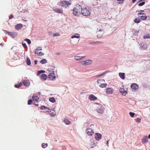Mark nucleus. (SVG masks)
I'll list each match as a JSON object with an SVG mask.
<instances>
[{
	"instance_id": "f257e3e1",
	"label": "nucleus",
	"mask_w": 150,
	"mask_h": 150,
	"mask_svg": "<svg viewBox=\"0 0 150 150\" xmlns=\"http://www.w3.org/2000/svg\"><path fill=\"white\" fill-rule=\"evenodd\" d=\"M82 8L81 6L77 5L73 10V13L76 16H78L81 13V11Z\"/></svg>"
},
{
	"instance_id": "f03ea898",
	"label": "nucleus",
	"mask_w": 150,
	"mask_h": 150,
	"mask_svg": "<svg viewBox=\"0 0 150 150\" xmlns=\"http://www.w3.org/2000/svg\"><path fill=\"white\" fill-rule=\"evenodd\" d=\"M81 14L85 16H89L91 14L90 10L88 7L83 8L81 10Z\"/></svg>"
},
{
	"instance_id": "7ed1b4c3",
	"label": "nucleus",
	"mask_w": 150,
	"mask_h": 150,
	"mask_svg": "<svg viewBox=\"0 0 150 150\" xmlns=\"http://www.w3.org/2000/svg\"><path fill=\"white\" fill-rule=\"evenodd\" d=\"M71 4V1L69 0V1L66 0L61 1L60 2V5L62 7L67 8Z\"/></svg>"
},
{
	"instance_id": "20e7f679",
	"label": "nucleus",
	"mask_w": 150,
	"mask_h": 150,
	"mask_svg": "<svg viewBox=\"0 0 150 150\" xmlns=\"http://www.w3.org/2000/svg\"><path fill=\"white\" fill-rule=\"evenodd\" d=\"M92 60L90 59L87 60L86 61H82L81 62V64L83 65H87L92 63Z\"/></svg>"
},
{
	"instance_id": "39448f33",
	"label": "nucleus",
	"mask_w": 150,
	"mask_h": 150,
	"mask_svg": "<svg viewBox=\"0 0 150 150\" xmlns=\"http://www.w3.org/2000/svg\"><path fill=\"white\" fill-rule=\"evenodd\" d=\"M50 74L48 75L49 78L51 80H54L56 78V76L55 74L53 72H49Z\"/></svg>"
},
{
	"instance_id": "423d86ee",
	"label": "nucleus",
	"mask_w": 150,
	"mask_h": 150,
	"mask_svg": "<svg viewBox=\"0 0 150 150\" xmlns=\"http://www.w3.org/2000/svg\"><path fill=\"white\" fill-rule=\"evenodd\" d=\"M95 138L97 141H99L102 138L101 134L97 133H95L94 135Z\"/></svg>"
},
{
	"instance_id": "0eeeda50",
	"label": "nucleus",
	"mask_w": 150,
	"mask_h": 150,
	"mask_svg": "<svg viewBox=\"0 0 150 150\" xmlns=\"http://www.w3.org/2000/svg\"><path fill=\"white\" fill-rule=\"evenodd\" d=\"M113 92V89L112 88H107L106 89V93L108 94H111Z\"/></svg>"
},
{
	"instance_id": "6e6552de",
	"label": "nucleus",
	"mask_w": 150,
	"mask_h": 150,
	"mask_svg": "<svg viewBox=\"0 0 150 150\" xmlns=\"http://www.w3.org/2000/svg\"><path fill=\"white\" fill-rule=\"evenodd\" d=\"M131 87L133 90H136L138 88L139 86L137 84L133 83L131 85Z\"/></svg>"
},
{
	"instance_id": "1a4fd4ad",
	"label": "nucleus",
	"mask_w": 150,
	"mask_h": 150,
	"mask_svg": "<svg viewBox=\"0 0 150 150\" xmlns=\"http://www.w3.org/2000/svg\"><path fill=\"white\" fill-rule=\"evenodd\" d=\"M143 144H145L148 142V138L147 136H145L143 137L142 139Z\"/></svg>"
},
{
	"instance_id": "9d476101",
	"label": "nucleus",
	"mask_w": 150,
	"mask_h": 150,
	"mask_svg": "<svg viewBox=\"0 0 150 150\" xmlns=\"http://www.w3.org/2000/svg\"><path fill=\"white\" fill-rule=\"evenodd\" d=\"M54 11L58 13H62L63 12V10L62 8H55L53 9Z\"/></svg>"
},
{
	"instance_id": "9b49d317",
	"label": "nucleus",
	"mask_w": 150,
	"mask_h": 150,
	"mask_svg": "<svg viewBox=\"0 0 150 150\" xmlns=\"http://www.w3.org/2000/svg\"><path fill=\"white\" fill-rule=\"evenodd\" d=\"M6 34H7L8 35L11 36L13 38H14L16 35L17 34L16 32H7Z\"/></svg>"
},
{
	"instance_id": "f8f14e48",
	"label": "nucleus",
	"mask_w": 150,
	"mask_h": 150,
	"mask_svg": "<svg viewBox=\"0 0 150 150\" xmlns=\"http://www.w3.org/2000/svg\"><path fill=\"white\" fill-rule=\"evenodd\" d=\"M23 85L26 86H28L30 85V82L28 80H24L23 81Z\"/></svg>"
},
{
	"instance_id": "ddd939ff",
	"label": "nucleus",
	"mask_w": 150,
	"mask_h": 150,
	"mask_svg": "<svg viewBox=\"0 0 150 150\" xmlns=\"http://www.w3.org/2000/svg\"><path fill=\"white\" fill-rule=\"evenodd\" d=\"M88 98L91 100H94L97 99V98L93 94L90 95L89 96Z\"/></svg>"
},
{
	"instance_id": "4468645a",
	"label": "nucleus",
	"mask_w": 150,
	"mask_h": 150,
	"mask_svg": "<svg viewBox=\"0 0 150 150\" xmlns=\"http://www.w3.org/2000/svg\"><path fill=\"white\" fill-rule=\"evenodd\" d=\"M120 93L124 96H125L127 93V91L123 88H120Z\"/></svg>"
},
{
	"instance_id": "2eb2a0df",
	"label": "nucleus",
	"mask_w": 150,
	"mask_h": 150,
	"mask_svg": "<svg viewBox=\"0 0 150 150\" xmlns=\"http://www.w3.org/2000/svg\"><path fill=\"white\" fill-rule=\"evenodd\" d=\"M86 131L87 134L88 135L91 136L94 133L92 129L90 128L88 129Z\"/></svg>"
},
{
	"instance_id": "dca6fc26",
	"label": "nucleus",
	"mask_w": 150,
	"mask_h": 150,
	"mask_svg": "<svg viewBox=\"0 0 150 150\" xmlns=\"http://www.w3.org/2000/svg\"><path fill=\"white\" fill-rule=\"evenodd\" d=\"M23 27V25L21 23L18 24L15 26V28L17 30H20Z\"/></svg>"
},
{
	"instance_id": "f3484780",
	"label": "nucleus",
	"mask_w": 150,
	"mask_h": 150,
	"mask_svg": "<svg viewBox=\"0 0 150 150\" xmlns=\"http://www.w3.org/2000/svg\"><path fill=\"white\" fill-rule=\"evenodd\" d=\"M41 79L43 81H45L46 80L47 78V76L46 74H41L40 76Z\"/></svg>"
},
{
	"instance_id": "a211bd4d",
	"label": "nucleus",
	"mask_w": 150,
	"mask_h": 150,
	"mask_svg": "<svg viewBox=\"0 0 150 150\" xmlns=\"http://www.w3.org/2000/svg\"><path fill=\"white\" fill-rule=\"evenodd\" d=\"M97 37L98 38H100L103 35L102 32V30L100 29L97 31Z\"/></svg>"
},
{
	"instance_id": "6ab92c4d",
	"label": "nucleus",
	"mask_w": 150,
	"mask_h": 150,
	"mask_svg": "<svg viewBox=\"0 0 150 150\" xmlns=\"http://www.w3.org/2000/svg\"><path fill=\"white\" fill-rule=\"evenodd\" d=\"M35 54L37 55H39L40 56H42L44 54L43 53L39 51H38V50H36Z\"/></svg>"
},
{
	"instance_id": "aec40b11",
	"label": "nucleus",
	"mask_w": 150,
	"mask_h": 150,
	"mask_svg": "<svg viewBox=\"0 0 150 150\" xmlns=\"http://www.w3.org/2000/svg\"><path fill=\"white\" fill-rule=\"evenodd\" d=\"M54 68V67L52 65H51L50 66V67L48 69L47 71L49 72H53V70Z\"/></svg>"
},
{
	"instance_id": "412c9836",
	"label": "nucleus",
	"mask_w": 150,
	"mask_h": 150,
	"mask_svg": "<svg viewBox=\"0 0 150 150\" xmlns=\"http://www.w3.org/2000/svg\"><path fill=\"white\" fill-rule=\"evenodd\" d=\"M119 76L121 79H124L125 78V74L124 73H119Z\"/></svg>"
},
{
	"instance_id": "4be33fe9",
	"label": "nucleus",
	"mask_w": 150,
	"mask_h": 150,
	"mask_svg": "<svg viewBox=\"0 0 150 150\" xmlns=\"http://www.w3.org/2000/svg\"><path fill=\"white\" fill-rule=\"evenodd\" d=\"M50 114L51 117H54L55 115V112L53 110H50Z\"/></svg>"
},
{
	"instance_id": "5701e85b",
	"label": "nucleus",
	"mask_w": 150,
	"mask_h": 150,
	"mask_svg": "<svg viewBox=\"0 0 150 150\" xmlns=\"http://www.w3.org/2000/svg\"><path fill=\"white\" fill-rule=\"evenodd\" d=\"M32 98L34 101L37 102L39 98L37 96H33L32 97Z\"/></svg>"
},
{
	"instance_id": "b1692460",
	"label": "nucleus",
	"mask_w": 150,
	"mask_h": 150,
	"mask_svg": "<svg viewBox=\"0 0 150 150\" xmlns=\"http://www.w3.org/2000/svg\"><path fill=\"white\" fill-rule=\"evenodd\" d=\"M85 56L80 57L79 56H76L75 57V59L76 60H80L82 59V58H84Z\"/></svg>"
},
{
	"instance_id": "393cba45",
	"label": "nucleus",
	"mask_w": 150,
	"mask_h": 150,
	"mask_svg": "<svg viewBox=\"0 0 150 150\" xmlns=\"http://www.w3.org/2000/svg\"><path fill=\"white\" fill-rule=\"evenodd\" d=\"M98 112L100 114H103L104 112L103 108L101 107L100 109H98L97 110Z\"/></svg>"
},
{
	"instance_id": "a878e982",
	"label": "nucleus",
	"mask_w": 150,
	"mask_h": 150,
	"mask_svg": "<svg viewBox=\"0 0 150 150\" xmlns=\"http://www.w3.org/2000/svg\"><path fill=\"white\" fill-rule=\"evenodd\" d=\"M79 35L78 34H75L74 35H72L71 37V38H79Z\"/></svg>"
},
{
	"instance_id": "bb28decb",
	"label": "nucleus",
	"mask_w": 150,
	"mask_h": 150,
	"mask_svg": "<svg viewBox=\"0 0 150 150\" xmlns=\"http://www.w3.org/2000/svg\"><path fill=\"white\" fill-rule=\"evenodd\" d=\"M22 85V83L21 82H20L18 84H15L14 85V86L16 88H18L21 86Z\"/></svg>"
},
{
	"instance_id": "cd10ccee",
	"label": "nucleus",
	"mask_w": 150,
	"mask_h": 150,
	"mask_svg": "<svg viewBox=\"0 0 150 150\" xmlns=\"http://www.w3.org/2000/svg\"><path fill=\"white\" fill-rule=\"evenodd\" d=\"M64 121L67 125H68L70 124V122L67 119H64Z\"/></svg>"
},
{
	"instance_id": "c85d7f7f",
	"label": "nucleus",
	"mask_w": 150,
	"mask_h": 150,
	"mask_svg": "<svg viewBox=\"0 0 150 150\" xmlns=\"http://www.w3.org/2000/svg\"><path fill=\"white\" fill-rule=\"evenodd\" d=\"M134 21L135 23H139L140 22L141 20L139 18H137L134 19Z\"/></svg>"
},
{
	"instance_id": "c756f323",
	"label": "nucleus",
	"mask_w": 150,
	"mask_h": 150,
	"mask_svg": "<svg viewBox=\"0 0 150 150\" xmlns=\"http://www.w3.org/2000/svg\"><path fill=\"white\" fill-rule=\"evenodd\" d=\"M26 64L28 65H29L31 64V62L30 59L28 57L27 58Z\"/></svg>"
},
{
	"instance_id": "7c9ffc66",
	"label": "nucleus",
	"mask_w": 150,
	"mask_h": 150,
	"mask_svg": "<svg viewBox=\"0 0 150 150\" xmlns=\"http://www.w3.org/2000/svg\"><path fill=\"white\" fill-rule=\"evenodd\" d=\"M107 85L106 83H101L99 85V86L101 88H105Z\"/></svg>"
},
{
	"instance_id": "2f4dec72",
	"label": "nucleus",
	"mask_w": 150,
	"mask_h": 150,
	"mask_svg": "<svg viewBox=\"0 0 150 150\" xmlns=\"http://www.w3.org/2000/svg\"><path fill=\"white\" fill-rule=\"evenodd\" d=\"M140 19L143 20H145L146 18H147V16H146L145 15H142L140 17Z\"/></svg>"
},
{
	"instance_id": "473e14b6",
	"label": "nucleus",
	"mask_w": 150,
	"mask_h": 150,
	"mask_svg": "<svg viewBox=\"0 0 150 150\" xmlns=\"http://www.w3.org/2000/svg\"><path fill=\"white\" fill-rule=\"evenodd\" d=\"M49 100L53 103H54L55 102V98L52 97L50 98L49 99Z\"/></svg>"
},
{
	"instance_id": "72a5a7b5",
	"label": "nucleus",
	"mask_w": 150,
	"mask_h": 150,
	"mask_svg": "<svg viewBox=\"0 0 150 150\" xmlns=\"http://www.w3.org/2000/svg\"><path fill=\"white\" fill-rule=\"evenodd\" d=\"M47 60L45 59H43L41 60L40 62L42 64H44L46 63L47 62Z\"/></svg>"
},
{
	"instance_id": "f704fd0d",
	"label": "nucleus",
	"mask_w": 150,
	"mask_h": 150,
	"mask_svg": "<svg viewBox=\"0 0 150 150\" xmlns=\"http://www.w3.org/2000/svg\"><path fill=\"white\" fill-rule=\"evenodd\" d=\"M144 39H149L150 38V35L149 34L145 35L143 36Z\"/></svg>"
},
{
	"instance_id": "c9c22d12",
	"label": "nucleus",
	"mask_w": 150,
	"mask_h": 150,
	"mask_svg": "<svg viewBox=\"0 0 150 150\" xmlns=\"http://www.w3.org/2000/svg\"><path fill=\"white\" fill-rule=\"evenodd\" d=\"M47 146V143H43L42 144V146L43 148H45Z\"/></svg>"
},
{
	"instance_id": "e433bc0d",
	"label": "nucleus",
	"mask_w": 150,
	"mask_h": 150,
	"mask_svg": "<svg viewBox=\"0 0 150 150\" xmlns=\"http://www.w3.org/2000/svg\"><path fill=\"white\" fill-rule=\"evenodd\" d=\"M45 71L43 70H40L38 71L37 72V75H39L40 74H41L42 73L44 72Z\"/></svg>"
},
{
	"instance_id": "4c0bfd02",
	"label": "nucleus",
	"mask_w": 150,
	"mask_h": 150,
	"mask_svg": "<svg viewBox=\"0 0 150 150\" xmlns=\"http://www.w3.org/2000/svg\"><path fill=\"white\" fill-rule=\"evenodd\" d=\"M60 35V34L59 33H56L54 34L53 35V37H55V36H59Z\"/></svg>"
},
{
	"instance_id": "58836bf2",
	"label": "nucleus",
	"mask_w": 150,
	"mask_h": 150,
	"mask_svg": "<svg viewBox=\"0 0 150 150\" xmlns=\"http://www.w3.org/2000/svg\"><path fill=\"white\" fill-rule=\"evenodd\" d=\"M129 114L130 115V116H131V117H133L135 115V114L134 113L132 112H130L129 113Z\"/></svg>"
},
{
	"instance_id": "ea45409f",
	"label": "nucleus",
	"mask_w": 150,
	"mask_h": 150,
	"mask_svg": "<svg viewBox=\"0 0 150 150\" xmlns=\"http://www.w3.org/2000/svg\"><path fill=\"white\" fill-rule=\"evenodd\" d=\"M25 41H26L27 42V43H28V44H30V43H31V42L30 40L28 39H25Z\"/></svg>"
},
{
	"instance_id": "a19ab883",
	"label": "nucleus",
	"mask_w": 150,
	"mask_h": 150,
	"mask_svg": "<svg viewBox=\"0 0 150 150\" xmlns=\"http://www.w3.org/2000/svg\"><path fill=\"white\" fill-rule=\"evenodd\" d=\"M125 0H117V2L119 4H122L123 3Z\"/></svg>"
},
{
	"instance_id": "79ce46f5",
	"label": "nucleus",
	"mask_w": 150,
	"mask_h": 150,
	"mask_svg": "<svg viewBox=\"0 0 150 150\" xmlns=\"http://www.w3.org/2000/svg\"><path fill=\"white\" fill-rule=\"evenodd\" d=\"M33 102V101L32 100L30 99L28 101V105L31 104Z\"/></svg>"
},
{
	"instance_id": "37998d69",
	"label": "nucleus",
	"mask_w": 150,
	"mask_h": 150,
	"mask_svg": "<svg viewBox=\"0 0 150 150\" xmlns=\"http://www.w3.org/2000/svg\"><path fill=\"white\" fill-rule=\"evenodd\" d=\"M145 3V2H144V1L142 2V3L139 4H138V5L139 6H143V5H144V4Z\"/></svg>"
},
{
	"instance_id": "c03bdc74",
	"label": "nucleus",
	"mask_w": 150,
	"mask_h": 150,
	"mask_svg": "<svg viewBox=\"0 0 150 150\" xmlns=\"http://www.w3.org/2000/svg\"><path fill=\"white\" fill-rule=\"evenodd\" d=\"M142 48L144 49H147V46L146 44H143V47H142Z\"/></svg>"
},
{
	"instance_id": "a18cd8bd",
	"label": "nucleus",
	"mask_w": 150,
	"mask_h": 150,
	"mask_svg": "<svg viewBox=\"0 0 150 150\" xmlns=\"http://www.w3.org/2000/svg\"><path fill=\"white\" fill-rule=\"evenodd\" d=\"M45 110L47 112H49L50 111V109L49 108L46 107V108H45Z\"/></svg>"
},
{
	"instance_id": "49530a36",
	"label": "nucleus",
	"mask_w": 150,
	"mask_h": 150,
	"mask_svg": "<svg viewBox=\"0 0 150 150\" xmlns=\"http://www.w3.org/2000/svg\"><path fill=\"white\" fill-rule=\"evenodd\" d=\"M141 15H146L145 13H142L141 12H139L138 13V16Z\"/></svg>"
},
{
	"instance_id": "de8ad7c7",
	"label": "nucleus",
	"mask_w": 150,
	"mask_h": 150,
	"mask_svg": "<svg viewBox=\"0 0 150 150\" xmlns=\"http://www.w3.org/2000/svg\"><path fill=\"white\" fill-rule=\"evenodd\" d=\"M141 119L139 118H137L136 120V122H140L141 121Z\"/></svg>"
},
{
	"instance_id": "09e8293b",
	"label": "nucleus",
	"mask_w": 150,
	"mask_h": 150,
	"mask_svg": "<svg viewBox=\"0 0 150 150\" xmlns=\"http://www.w3.org/2000/svg\"><path fill=\"white\" fill-rule=\"evenodd\" d=\"M45 108H46V107L44 105L42 106H41L40 109L41 110H43V109H45Z\"/></svg>"
},
{
	"instance_id": "8fccbe9b",
	"label": "nucleus",
	"mask_w": 150,
	"mask_h": 150,
	"mask_svg": "<svg viewBox=\"0 0 150 150\" xmlns=\"http://www.w3.org/2000/svg\"><path fill=\"white\" fill-rule=\"evenodd\" d=\"M100 81H104L105 80H104L103 79H100V80H98L97 81L98 83H100Z\"/></svg>"
},
{
	"instance_id": "3c124183",
	"label": "nucleus",
	"mask_w": 150,
	"mask_h": 150,
	"mask_svg": "<svg viewBox=\"0 0 150 150\" xmlns=\"http://www.w3.org/2000/svg\"><path fill=\"white\" fill-rule=\"evenodd\" d=\"M22 45L23 47H24V48L27 47L26 46V45L25 43H22Z\"/></svg>"
},
{
	"instance_id": "603ef678",
	"label": "nucleus",
	"mask_w": 150,
	"mask_h": 150,
	"mask_svg": "<svg viewBox=\"0 0 150 150\" xmlns=\"http://www.w3.org/2000/svg\"><path fill=\"white\" fill-rule=\"evenodd\" d=\"M13 16L11 15H10L9 16V19H10L12 18H13Z\"/></svg>"
},
{
	"instance_id": "864d4df0",
	"label": "nucleus",
	"mask_w": 150,
	"mask_h": 150,
	"mask_svg": "<svg viewBox=\"0 0 150 150\" xmlns=\"http://www.w3.org/2000/svg\"><path fill=\"white\" fill-rule=\"evenodd\" d=\"M36 50H38V51H40V50H42V48L41 47H39Z\"/></svg>"
},
{
	"instance_id": "5fc2aeb1",
	"label": "nucleus",
	"mask_w": 150,
	"mask_h": 150,
	"mask_svg": "<svg viewBox=\"0 0 150 150\" xmlns=\"http://www.w3.org/2000/svg\"><path fill=\"white\" fill-rule=\"evenodd\" d=\"M106 73L105 72H104V73H102V74H100V75H101V76H103V75H104Z\"/></svg>"
},
{
	"instance_id": "6e6d98bb",
	"label": "nucleus",
	"mask_w": 150,
	"mask_h": 150,
	"mask_svg": "<svg viewBox=\"0 0 150 150\" xmlns=\"http://www.w3.org/2000/svg\"><path fill=\"white\" fill-rule=\"evenodd\" d=\"M34 63L35 64H36L37 63V61L36 60H35L34 61Z\"/></svg>"
},
{
	"instance_id": "4d7b16f0",
	"label": "nucleus",
	"mask_w": 150,
	"mask_h": 150,
	"mask_svg": "<svg viewBox=\"0 0 150 150\" xmlns=\"http://www.w3.org/2000/svg\"><path fill=\"white\" fill-rule=\"evenodd\" d=\"M137 0H132V2L133 3H134Z\"/></svg>"
},
{
	"instance_id": "13d9d810",
	"label": "nucleus",
	"mask_w": 150,
	"mask_h": 150,
	"mask_svg": "<svg viewBox=\"0 0 150 150\" xmlns=\"http://www.w3.org/2000/svg\"><path fill=\"white\" fill-rule=\"evenodd\" d=\"M95 43H102V42H100L98 41V42H95Z\"/></svg>"
},
{
	"instance_id": "bf43d9fd",
	"label": "nucleus",
	"mask_w": 150,
	"mask_h": 150,
	"mask_svg": "<svg viewBox=\"0 0 150 150\" xmlns=\"http://www.w3.org/2000/svg\"><path fill=\"white\" fill-rule=\"evenodd\" d=\"M100 76H101V75H100V74H99V75H98L97 76V77H100Z\"/></svg>"
},
{
	"instance_id": "052dcab7",
	"label": "nucleus",
	"mask_w": 150,
	"mask_h": 150,
	"mask_svg": "<svg viewBox=\"0 0 150 150\" xmlns=\"http://www.w3.org/2000/svg\"><path fill=\"white\" fill-rule=\"evenodd\" d=\"M148 138L150 139V134L149 135L148 137Z\"/></svg>"
},
{
	"instance_id": "680f3d73",
	"label": "nucleus",
	"mask_w": 150,
	"mask_h": 150,
	"mask_svg": "<svg viewBox=\"0 0 150 150\" xmlns=\"http://www.w3.org/2000/svg\"><path fill=\"white\" fill-rule=\"evenodd\" d=\"M143 1H144V0H140L139 1V2H141Z\"/></svg>"
},
{
	"instance_id": "e2e57ef3",
	"label": "nucleus",
	"mask_w": 150,
	"mask_h": 150,
	"mask_svg": "<svg viewBox=\"0 0 150 150\" xmlns=\"http://www.w3.org/2000/svg\"><path fill=\"white\" fill-rule=\"evenodd\" d=\"M35 104L37 106H38V104H35Z\"/></svg>"
},
{
	"instance_id": "0e129e2a",
	"label": "nucleus",
	"mask_w": 150,
	"mask_h": 150,
	"mask_svg": "<svg viewBox=\"0 0 150 150\" xmlns=\"http://www.w3.org/2000/svg\"><path fill=\"white\" fill-rule=\"evenodd\" d=\"M108 141L107 142V143L108 146Z\"/></svg>"
},
{
	"instance_id": "69168bd1",
	"label": "nucleus",
	"mask_w": 150,
	"mask_h": 150,
	"mask_svg": "<svg viewBox=\"0 0 150 150\" xmlns=\"http://www.w3.org/2000/svg\"><path fill=\"white\" fill-rule=\"evenodd\" d=\"M139 11L143 12H144V10H141V11Z\"/></svg>"
},
{
	"instance_id": "338daca9",
	"label": "nucleus",
	"mask_w": 150,
	"mask_h": 150,
	"mask_svg": "<svg viewBox=\"0 0 150 150\" xmlns=\"http://www.w3.org/2000/svg\"><path fill=\"white\" fill-rule=\"evenodd\" d=\"M92 125H91L90 126H91Z\"/></svg>"
}]
</instances>
